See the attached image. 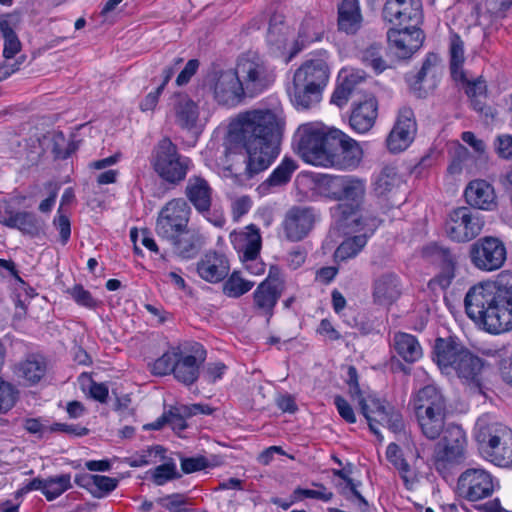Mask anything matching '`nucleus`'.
<instances>
[{"label": "nucleus", "instance_id": "obj_40", "mask_svg": "<svg viewBox=\"0 0 512 512\" xmlns=\"http://www.w3.org/2000/svg\"><path fill=\"white\" fill-rule=\"evenodd\" d=\"M446 412H433L416 415L422 433L430 440L437 439L445 431Z\"/></svg>", "mask_w": 512, "mask_h": 512}, {"label": "nucleus", "instance_id": "obj_51", "mask_svg": "<svg viewBox=\"0 0 512 512\" xmlns=\"http://www.w3.org/2000/svg\"><path fill=\"white\" fill-rule=\"evenodd\" d=\"M449 154L452 161L448 167V172L457 174L462 170V163L469 158V151L458 141H454L449 144Z\"/></svg>", "mask_w": 512, "mask_h": 512}, {"label": "nucleus", "instance_id": "obj_62", "mask_svg": "<svg viewBox=\"0 0 512 512\" xmlns=\"http://www.w3.org/2000/svg\"><path fill=\"white\" fill-rule=\"evenodd\" d=\"M208 467V460L203 456L181 458V469L185 474H190Z\"/></svg>", "mask_w": 512, "mask_h": 512}, {"label": "nucleus", "instance_id": "obj_28", "mask_svg": "<svg viewBox=\"0 0 512 512\" xmlns=\"http://www.w3.org/2000/svg\"><path fill=\"white\" fill-rule=\"evenodd\" d=\"M376 118L377 101L374 97H369L353 109L349 122L355 132L363 134L373 127Z\"/></svg>", "mask_w": 512, "mask_h": 512}, {"label": "nucleus", "instance_id": "obj_47", "mask_svg": "<svg viewBox=\"0 0 512 512\" xmlns=\"http://www.w3.org/2000/svg\"><path fill=\"white\" fill-rule=\"evenodd\" d=\"M344 175H323L319 181L321 192L332 200L340 201Z\"/></svg>", "mask_w": 512, "mask_h": 512}, {"label": "nucleus", "instance_id": "obj_25", "mask_svg": "<svg viewBox=\"0 0 512 512\" xmlns=\"http://www.w3.org/2000/svg\"><path fill=\"white\" fill-rule=\"evenodd\" d=\"M185 195L194 208L204 213L210 210L212 202V189L206 179L194 175L187 181Z\"/></svg>", "mask_w": 512, "mask_h": 512}, {"label": "nucleus", "instance_id": "obj_43", "mask_svg": "<svg viewBox=\"0 0 512 512\" xmlns=\"http://www.w3.org/2000/svg\"><path fill=\"white\" fill-rule=\"evenodd\" d=\"M334 475L344 480L343 484H339L340 493L348 500L355 498V504L361 511L365 512L368 508V502L358 491V484L354 483L344 470H334Z\"/></svg>", "mask_w": 512, "mask_h": 512}, {"label": "nucleus", "instance_id": "obj_17", "mask_svg": "<svg viewBox=\"0 0 512 512\" xmlns=\"http://www.w3.org/2000/svg\"><path fill=\"white\" fill-rule=\"evenodd\" d=\"M423 32L419 27L391 28L387 32V40L391 50L399 58H409L422 45Z\"/></svg>", "mask_w": 512, "mask_h": 512}, {"label": "nucleus", "instance_id": "obj_14", "mask_svg": "<svg viewBox=\"0 0 512 512\" xmlns=\"http://www.w3.org/2000/svg\"><path fill=\"white\" fill-rule=\"evenodd\" d=\"M383 18L397 27H418L423 20L421 0H387Z\"/></svg>", "mask_w": 512, "mask_h": 512}, {"label": "nucleus", "instance_id": "obj_31", "mask_svg": "<svg viewBox=\"0 0 512 512\" xmlns=\"http://www.w3.org/2000/svg\"><path fill=\"white\" fill-rule=\"evenodd\" d=\"M457 491L461 498L471 503V507L480 510V471L475 468L464 471L458 479Z\"/></svg>", "mask_w": 512, "mask_h": 512}, {"label": "nucleus", "instance_id": "obj_48", "mask_svg": "<svg viewBox=\"0 0 512 512\" xmlns=\"http://www.w3.org/2000/svg\"><path fill=\"white\" fill-rule=\"evenodd\" d=\"M362 62L370 66L376 73H381L387 68L386 61L381 55V46L372 44L361 52Z\"/></svg>", "mask_w": 512, "mask_h": 512}, {"label": "nucleus", "instance_id": "obj_23", "mask_svg": "<svg viewBox=\"0 0 512 512\" xmlns=\"http://www.w3.org/2000/svg\"><path fill=\"white\" fill-rule=\"evenodd\" d=\"M401 294L400 281L396 274L386 272L373 281L372 296L376 304L390 305Z\"/></svg>", "mask_w": 512, "mask_h": 512}, {"label": "nucleus", "instance_id": "obj_22", "mask_svg": "<svg viewBox=\"0 0 512 512\" xmlns=\"http://www.w3.org/2000/svg\"><path fill=\"white\" fill-rule=\"evenodd\" d=\"M329 69L322 59L305 62L294 74L293 81L299 85H307L322 90L328 81Z\"/></svg>", "mask_w": 512, "mask_h": 512}, {"label": "nucleus", "instance_id": "obj_34", "mask_svg": "<svg viewBox=\"0 0 512 512\" xmlns=\"http://www.w3.org/2000/svg\"><path fill=\"white\" fill-rule=\"evenodd\" d=\"M392 345L395 352L408 363H414L422 357V347L414 335L397 332Z\"/></svg>", "mask_w": 512, "mask_h": 512}, {"label": "nucleus", "instance_id": "obj_39", "mask_svg": "<svg viewBox=\"0 0 512 512\" xmlns=\"http://www.w3.org/2000/svg\"><path fill=\"white\" fill-rule=\"evenodd\" d=\"M297 167L298 165L293 159L285 157L270 176L260 185V189L268 190L270 187H278L287 184Z\"/></svg>", "mask_w": 512, "mask_h": 512}, {"label": "nucleus", "instance_id": "obj_3", "mask_svg": "<svg viewBox=\"0 0 512 512\" xmlns=\"http://www.w3.org/2000/svg\"><path fill=\"white\" fill-rule=\"evenodd\" d=\"M482 329L491 334L512 330V273L502 271L495 280L482 279Z\"/></svg>", "mask_w": 512, "mask_h": 512}, {"label": "nucleus", "instance_id": "obj_12", "mask_svg": "<svg viewBox=\"0 0 512 512\" xmlns=\"http://www.w3.org/2000/svg\"><path fill=\"white\" fill-rule=\"evenodd\" d=\"M320 220L319 211L306 205H294L284 215L281 227L285 238L299 242L306 238Z\"/></svg>", "mask_w": 512, "mask_h": 512}, {"label": "nucleus", "instance_id": "obj_60", "mask_svg": "<svg viewBox=\"0 0 512 512\" xmlns=\"http://www.w3.org/2000/svg\"><path fill=\"white\" fill-rule=\"evenodd\" d=\"M334 404L341 418L349 424L356 423L355 412L350 403L340 395L334 397Z\"/></svg>", "mask_w": 512, "mask_h": 512}, {"label": "nucleus", "instance_id": "obj_16", "mask_svg": "<svg viewBox=\"0 0 512 512\" xmlns=\"http://www.w3.org/2000/svg\"><path fill=\"white\" fill-rule=\"evenodd\" d=\"M445 230L447 235L453 240L459 242L470 241L480 231L478 217H473L469 208L459 207L449 215Z\"/></svg>", "mask_w": 512, "mask_h": 512}, {"label": "nucleus", "instance_id": "obj_35", "mask_svg": "<svg viewBox=\"0 0 512 512\" xmlns=\"http://www.w3.org/2000/svg\"><path fill=\"white\" fill-rule=\"evenodd\" d=\"M361 14L358 0H342L338 7V26L347 34H354L360 28Z\"/></svg>", "mask_w": 512, "mask_h": 512}, {"label": "nucleus", "instance_id": "obj_46", "mask_svg": "<svg viewBox=\"0 0 512 512\" xmlns=\"http://www.w3.org/2000/svg\"><path fill=\"white\" fill-rule=\"evenodd\" d=\"M254 286V282L244 280L238 272H233L223 285V292L228 297L238 298L247 293Z\"/></svg>", "mask_w": 512, "mask_h": 512}, {"label": "nucleus", "instance_id": "obj_19", "mask_svg": "<svg viewBox=\"0 0 512 512\" xmlns=\"http://www.w3.org/2000/svg\"><path fill=\"white\" fill-rule=\"evenodd\" d=\"M206 359V350L199 343L191 346L190 354H184L179 350L176 366L175 378L185 385L193 384L199 377V368Z\"/></svg>", "mask_w": 512, "mask_h": 512}, {"label": "nucleus", "instance_id": "obj_49", "mask_svg": "<svg viewBox=\"0 0 512 512\" xmlns=\"http://www.w3.org/2000/svg\"><path fill=\"white\" fill-rule=\"evenodd\" d=\"M479 288L480 284L473 285L464 298L465 312L476 325H480V298L477 293Z\"/></svg>", "mask_w": 512, "mask_h": 512}, {"label": "nucleus", "instance_id": "obj_26", "mask_svg": "<svg viewBox=\"0 0 512 512\" xmlns=\"http://www.w3.org/2000/svg\"><path fill=\"white\" fill-rule=\"evenodd\" d=\"M507 258L506 247L497 237H482V271L500 269Z\"/></svg>", "mask_w": 512, "mask_h": 512}, {"label": "nucleus", "instance_id": "obj_59", "mask_svg": "<svg viewBox=\"0 0 512 512\" xmlns=\"http://www.w3.org/2000/svg\"><path fill=\"white\" fill-rule=\"evenodd\" d=\"M497 207L498 202L494 187L482 180V210L493 211Z\"/></svg>", "mask_w": 512, "mask_h": 512}, {"label": "nucleus", "instance_id": "obj_4", "mask_svg": "<svg viewBox=\"0 0 512 512\" xmlns=\"http://www.w3.org/2000/svg\"><path fill=\"white\" fill-rule=\"evenodd\" d=\"M347 376L351 397L357 400L369 429L380 441L383 440V436L379 431V426L387 427L393 433H399L404 429L402 414L392 404L375 396H363L358 383V373L354 366H349Z\"/></svg>", "mask_w": 512, "mask_h": 512}, {"label": "nucleus", "instance_id": "obj_29", "mask_svg": "<svg viewBox=\"0 0 512 512\" xmlns=\"http://www.w3.org/2000/svg\"><path fill=\"white\" fill-rule=\"evenodd\" d=\"M423 255L441 266L439 282L443 286H448L454 278V260L450 251L437 244H431L423 249Z\"/></svg>", "mask_w": 512, "mask_h": 512}, {"label": "nucleus", "instance_id": "obj_24", "mask_svg": "<svg viewBox=\"0 0 512 512\" xmlns=\"http://www.w3.org/2000/svg\"><path fill=\"white\" fill-rule=\"evenodd\" d=\"M199 276L211 283L223 280L229 273V263L226 257L216 252L205 254L197 263Z\"/></svg>", "mask_w": 512, "mask_h": 512}, {"label": "nucleus", "instance_id": "obj_63", "mask_svg": "<svg viewBox=\"0 0 512 512\" xmlns=\"http://www.w3.org/2000/svg\"><path fill=\"white\" fill-rule=\"evenodd\" d=\"M340 79L343 84H348L350 94L353 97L362 91L361 85L365 82V77L359 73L351 72L350 74H340Z\"/></svg>", "mask_w": 512, "mask_h": 512}, {"label": "nucleus", "instance_id": "obj_13", "mask_svg": "<svg viewBox=\"0 0 512 512\" xmlns=\"http://www.w3.org/2000/svg\"><path fill=\"white\" fill-rule=\"evenodd\" d=\"M464 42L456 33H451L449 38V68L452 78L461 83L466 95L471 99V103L476 111L479 108L477 97L479 78H471L468 73L463 70L465 61Z\"/></svg>", "mask_w": 512, "mask_h": 512}, {"label": "nucleus", "instance_id": "obj_61", "mask_svg": "<svg viewBox=\"0 0 512 512\" xmlns=\"http://www.w3.org/2000/svg\"><path fill=\"white\" fill-rule=\"evenodd\" d=\"M117 484L118 480L115 478L103 475H94V492L101 494V497H103L104 494L112 492L117 487Z\"/></svg>", "mask_w": 512, "mask_h": 512}, {"label": "nucleus", "instance_id": "obj_45", "mask_svg": "<svg viewBox=\"0 0 512 512\" xmlns=\"http://www.w3.org/2000/svg\"><path fill=\"white\" fill-rule=\"evenodd\" d=\"M321 90L307 85H299L293 81V97L296 105L309 108L320 101Z\"/></svg>", "mask_w": 512, "mask_h": 512}, {"label": "nucleus", "instance_id": "obj_64", "mask_svg": "<svg viewBox=\"0 0 512 512\" xmlns=\"http://www.w3.org/2000/svg\"><path fill=\"white\" fill-rule=\"evenodd\" d=\"M226 369L222 362L209 363L204 369L203 378L209 383H214L223 377Z\"/></svg>", "mask_w": 512, "mask_h": 512}, {"label": "nucleus", "instance_id": "obj_5", "mask_svg": "<svg viewBox=\"0 0 512 512\" xmlns=\"http://www.w3.org/2000/svg\"><path fill=\"white\" fill-rule=\"evenodd\" d=\"M435 360L442 370L453 369L462 382L480 392V360L455 337L437 338Z\"/></svg>", "mask_w": 512, "mask_h": 512}, {"label": "nucleus", "instance_id": "obj_33", "mask_svg": "<svg viewBox=\"0 0 512 512\" xmlns=\"http://www.w3.org/2000/svg\"><path fill=\"white\" fill-rule=\"evenodd\" d=\"M0 221L4 226L18 229L31 237L39 235L43 229V222L35 214L26 211L10 213L8 220Z\"/></svg>", "mask_w": 512, "mask_h": 512}, {"label": "nucleus", "instance_id": "obj_38", "mask_svg": "<svg viewBox=\"0 0 512 512\" xmlns=\"http://www.w3.org/2000/svg\"><path fill=\"white\" fill-rule=\"evenodd\" d=\"M282 290L260 283L253 293L254 307L264 316L267 321L273 315V309L281 297Z\"/></svg>", "mask_w": 512, "mask_h": 512}, {"label": "nucleus", "instance_id": "obj_2", "mask_svg": "<svg viewBox=\"0 0 512 512\" xmlns=\"http://www.w3.org/2000/svg\"><path fill=\"white\" fill-rule=\"evenodd\" d=\"M238 138L246 151L248 178L266 170L280 153L284 120L270 109H255L238 116Z\"/></svg>", "mask_w": 512, "mask_h": 512}, {"label": "nucleus", "instance_id": "obj_37", "mask_svg": "<svg viewBox=\"0 0 512 512\" xmlns=\"http://www.w3.org/2000/svg\"><path fill=\"white\" fill-rule=\"evenodd\" d=\"M175 98L174 111L176 122L182 128L192 129L196 126L199 117L197 104L185 94H177Z\"/></svg>", "mask_w": 512, "mask_h": 512}, {"label": "nucleus", "instance_id": "obj_52", "mask_svg": "<svg viewBox=\"0 0 512 512\" xmlns=\"http://www.w3.org/2000/svg\"><path fill=\"white\" fill-rule=\"evenodd\" d=\"M180 477L181 474L177 471L176 464L173 461L157 466L152 472V479L156 485H163L169 480Z\"/></svg>", "mask_w": 512, "mask_h": 512}, {"label": "nucleus", "instance_id": "obj_44", "mask_svg": "<svg viewBox=\"0 0 512 512\" xmlns=\"http://www.w3.org/2000/svg\"><path fill=\"white\" fill-rule=\"evenodd\" d=\"M72 487L70 474H61L46 479L44 496L53 501Z\"/></svg>", "mask_w": 512, "mask_h": 512}, {"label": "nucleus", "instance_id": "obj_7", "mask_svg": "<svg viewBox=\"0 0 512 512\" xmlns=\"http://www.w3.org/2000/svg\"><path fill=\"white\" fill-rule=\"evenodd\" d=\"M467 439L463 429L457 425H449L442 439L435 445L433 465L443 477L450 475L451 470L464 462L466 458Z\"/></svg>", "mask_w": 512, "mask_h": 512}, {"label": "nucleus", "instance_id": "obj_55", "mask_svg": "<svg viewBox=\"0 0 512 512\" xmlns=\"http://www.w3.org/2000/svg\"><path fill=\"white\" fill-rule=\"evenodd\" d=\"M386 457L400 471L403 480L408 482L407 473L410 471V466L406 460L402 458L400 448L397 444L390 443L388 445Z\"/></svg>", "mask_w": 512, "mask_h": 512}, {"label": "nucleus", "instance_id": "obj_15", "mask_svg": "<svg viewBox=\"0 0 512 512\" xmlns=\"http://www.w3.org/2000/svg\"><path fill=\"white\" fill-rule=\"evenodd\" d=\"M332 216L337 226L344 230L372 234L379 225L375 217L363 215L360 206L339 203L332 209Z\"/></svg>", "mask_w": 512, "mask_h": 512}, {"label": "nucleus", "instance_id": "obj_9", "mask_svg": "<svg viewBox=\"0 0 512 512\" xmlns=\"http://www.w3.org/2000/svg\"><path fill=\"white\" fill-rule=\"evenodd\" d=\"M235 72L245 94L250 96L264 91L275 79L273 71L264 59L259 54L251 51L242 54L238 58Z\"/></svg>", "mask_w": 512, "mask_h": 512}, {"label": "nucleus", "instance_id": "obj_54", "mask_svg": "<svg viewBox=\"0 0 512 512\" xmlns=\"http://www.w3.org/2000/svg\"><path fill=\"white\" fill-rule=\"evenodd\" d=\"M157 504L170 512H185L188 498L184 494L174 493L158 498Z\"/></svg>", "mask_w": 512, "mask_h": 512}, {"label": "nucleus", "instance_id": "obj_8", "mask_svg": "<svg viewBox=\"0 0 512 512\" xmlns=\"http://www.w3.org/2000/svg\"><path fill=\"white\" fill-rule=\"evenodd\" d=\"M482 457L499 467L512 465V430L508 426L500 422L482 424Z\"/></svg>", "mask_w": 512, "mask_h": 512}, {"label": "nucleus", "instance_id": "obj_57", "mask_svg": "<svg viewBox=\"0 0 512 512\" xmlns=\"http://www.w3.org/2000/svg\"><path fill=\"white\" fill-rule=\"evenodd\" d=\"M318 489H301L297 488L294 491V495L297 499H300L302 497L305 498H312V499H318L322 500L324 502H328L333 498V493L329 491L326 487H324L322 484H314Z\"/></svg>", "mask_w": 512, "mask_h": 512}, {"label": "nucleus", "instance_id": "obj_20", "mask_svg": "<svg viewBox=\"0 0 512 512\" xmlns=\"http://www.w3.org/2000/svg\"><path fill=\"white\" fill-rule=\"evenodd\" d=\"M171 246L172 252L182 258H194L203 246V236L189 226L165 240Z\"/></svg>", "mask_w": 512, "mask_h": 512}, {"label": "nucleus", "instance_id": "obj_27", "mask_svg": "<svg viewBox=\"0 0 512 512\" xmlns=\"http://www.w3.org/2000/svg\"><path fill=\"white\" fill-rule=\"evenodd\" d=\"M415 414L446 412V402L442 393L433 385L420 389L413 400Z\"/></svg>", "mask_w": 512, "mask_h": 512}, {"label": "nucleus", "instance_id": "obj_11", "mask_svg": "<svg viewBox=\"0 0 512 512\" xmlns=\"http://www.w3.org/2000/svg\"><path fill=\"white\" fill-rule=\"evenodd\" d=\"M191 207L183 198L168 201L160 210L156 220V233L162 239L171 238L189 226Z\"/></svg>", "mask_w": 512, "mask_h": 512}, {"label": "nucleus", "instance_id": "obj_42", "mask_svg": "<svg viewBox=\"0 0 512 512\" xmlns=\"http://www.w3.org/2000/svg\"><path fill=\"white\" fill-rule=\"evenodd\" d=\"M368 233L359 234L345 239L335 250L337 261H346L356 257L367 244Z\"/></svg>", "mask_w": 512, "mask_h": 512}, {"label": "nucleus", "instance_id": "obj_50", "mask_svg": "<svg viewBox=\"0 0 512 512\" xmlns=\"http://www.w3.org/2000/svg\"><path fill=\"white\" fill-rule=\"evenodd\" d=\"M400 183V177L398 176L394 168L386 167L379 174L375 189L379 194H386L392 191L393 188L397 187Z\"/></svg>", "mask_w": 512, "mask_h": 512}, {"label": "nucleus", "instance_id": "obj_21", "mask_svg": "<svg viewBox=\"0 0 512 512\" xmlns=\"http://www.w3.org/2000/svg\"><path fill=\"white\" fill-rule=\"evenodd\" d=\"M438 57L435 54H429L424 60L421 69L415 74H408L406 81L411 90L418 97H425L432 91L436 85V65Z\"/></svg>", "mask_w": 512, "mask_h": 512}, {"label": "nucleus", "instance_id": "obj_10", "mask_svg": "<svg viewBox=\"0 0 512 512\" xmlns=\"http://www.w3.org/2000/svg\"><path fill=\"white\" fill-rule=\"evenodd\" d=\"M204 86L212 93L214 100L224 106H236L245 96L244 88L233 69L212 68L204 78Z\"/></svg>", "mask_w": 512, "mask_h": 512}, {"label": "nucleus", "instance_id": "obj_18", "mask_svg": "<svg viewBox=\"0 0 512 512\" xmlns=\"http://www.w3.org/2000/svg\"><path fill=\"white\" fill-rule=\"evenodd\" d=\"M416 132L413 111L408 107L399 110L397 121L388 135L387 147L391 152H400L412 142Z\"/></svg>", "mask_w": 512, "mask_h": 512}, {"label": "nucleus", "instance_id": "obj_6", "mask_svg": "<svg viewBox=\"0 0 512 512\" xmlns=\"http://www.w3.org/2000/svg\"><path fill=\"white\" fill-rule=\"evenodd\" d=\"M150 164L164 182L178 186L193 167L192 160L182 155L170 138L161 139L153 148Z\"/></svg>", "mask_w": 512, "mask_h": 512}, {"label": "nucleus", "instance_id": "obj_36", "mask_svg": "<svg viewBox=\"0 0 512 512\" xmlns=\"http://www.w3.org/2000/svg\"><path fill=\"white\" fill-rule=\"evenodd\" d=\"M47 372V363L42 356L31 355L20 362L16 368L18 377L22 378L27 384L33 385L45 376Z\"/></svg>", "mask_w": 512, "mask_h": 512}, {"label": "nucleus", "instance_id": "obj_58", "mask_svg": "<svg viewBox=\"0 0 512 512\" xmlns=\"http://www.w3.org/2000/svg\"><path fill=\"white\" fill-rule=\"evenodd\" d=\"M70 294L78 305L89 309H93L98 305V301L94 299L91 293L88 290H85L81 285H75L70 290Z\"/></svg>", "mask_w": 512, "mask_h": 512}, {"label": "nucleus", "instance_id": "obj_53", "mask_svg": "<svg viewBox=\"0 0 512 512\" xmlns=\"http://www.w3.org/2000/svg\"><path fill=\"white\" fill-rule=\"evenodd\" d=\"M178 353L179 350L164 353L154 362L152 372L155 375H167L171 372L174 374Z\"/></svg>", "mask_w": 512, "mask_h": 512}, {"label": "nucleus", "instance_id": "obj_41", "mask_svg": "<svg viewBox=\"0 0 512 512\" xmlns=\"http://www.w3.org/2000/svg\"><path fill=\"white\" fill-rule=\"evenodd\" d=\"M366 192L365 181L350 175H344L340 201H350L349 205L360 206Z\"/></svg>", "mask_w": 512, "mask_h": 512}, {"label": "nucleus", "instance_id": "obj_32", "mask_svg": "<svg viewBox=\"0 0 512 512\" xmlns=\"http://www.w3.org/2000/svg\"><path fill=\"white\" fill-rule=\"evenodd\" d=\"M18 22L19 16L14 13L0 18V33L4 39L3 57L5 63H8L21 50V43L13 30V26Z\"/></svg>", "mask_w": 512, "mask_h": 512}, {"label": "nucleus", "instance_id": "obj_56", "mask_svg": "<svg viewBox=\"0 0 512 512\" xmlns=\"http://www.w3.org/2000/svg\"><path fill=\"white\" fill-rule=\"evenodd\" d=\"M17 391L8 382L0 378V413H6L16 403Z\"/></svg>", "mask_w": 512, "mask_h": 512}, {"label": "nucleus", "instance_id": "obj_30", "mask_svg": "<svg viewBox=\"0 0 512 512\" xmlns=\"http://www.w3.org/2000/svg\"><path fill=\"white\" fill-rule=\"evenodd\" d=\"M235 248L242 253V259H253L258 257L262 239L259 229L255 225H249L245 231L233 236Z\"/></svg>", "mask_w": 512, "mask_h": 512}, {"label": "nucleus", "instance_id": "obj_1", "mask_svg": "<svg viewBox=\"0 0 512 512\" xmlns=\"http://www.w3.org/2000/svg\"><path fill=\"white\" fill-rule=\"evenodd\" d=\"M293 144L303 161L316 167L354 169L363 156L356 140L319 122L300 125L294 134Z\"/></svg>", "mask_w": 512, "mask_h": 512}]
</instances>
